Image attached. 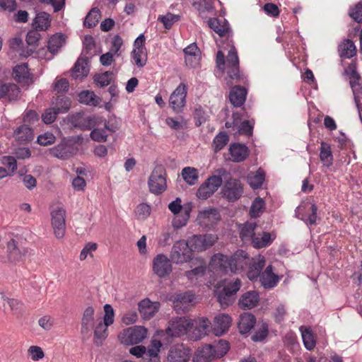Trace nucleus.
Returning a JSON list of instances; mask_svg holds the SVG:
<instances>
[{
	"label": "nucleus",
	"mask_w": 362,
	"mask_h": 362,
	"mask_svg": "<svg viewBox=\"0 0 362 362\" xmlns=\"http://www.w3.org/2000/svg\"><path fill=\"white\" fill-rule=\"evenodd\" d=\"M250 263L247 253L238 250L230 256L217 253L212 256L209 262V269L218 276L236 274L242 272Z\"/></svg>",
	"instance_id": "nucleus-1"
},
{
	"label": "nucleus",
	"mask_w": 362,
	"mask_h": 362,
	"mask_svg": "<svg viewBox=\"0 0 362 362\" xmlns=\"http://www.w3.org/2000/svg\"><path fill=\"white\" fill-rule=\"evenodd\" d=\"M264 257L258 256L250 263L247 276L252 281L259 280L262 286L265 289H272L277 286L280 277L274 272V267L269 264L265 267Z\"/></svg>",
	"instance_id": "nucleus-2"
},
{
	"label": "nucleus",
	"mask_w": 362,
	"mask_h": 362,
	"mask_svg": "<svg viewBox=\"0 0 362 362\" xmlns=\"http://www.w3.org/2000/svg\"><path fill=\"white\" fill-rule=\"evenodd\" d=\"M227 46L230 47L225 60V55L221 50L216 54V66L218 69L223 70L225 65L228 77L236 83L246 84L247 78L243 73L240 71L239 58L233 42H228Z\"/></svg>",
	"instance_id": "nucleus-3"
},
{
	"label": "nucleus",
	"mask_w": 362,
	"mask_h": 362,
	"mask_svg": "<svg viewBox=\"0 0 362 362\" xmlns=\"http://www.w3.org/2000/svg\"><path fill=\"white\" fill-rule=\"evenodd\" d=\"M241 286V280L237 278L235 280L227 282L222 289L216 290L215 295L222 308H225L233 303L235 295Z\"/></svg>",
	"instance_id": "nucleus-4"
},
{
	"label": "nucleus",
	"mask_w": 362,
	"mask_h": 362,
	"mask_svg": "<svg viewBox=\"0 0 362 362\" xmlns=\"http://www.w3.org/2000/svg\"><path fill=\"white\" fill-rule=\"evenodd\" d=\"M192 326V320L186 317H174L168 322L165 333L170 337H180L190 332Z\"/></svg>",
	"instance_id": "nucleus-5"
},
{
	"label": "nucleus",
	"mask_w": 362,
	"mask_h": 362,
	"mask_svg": "<svg viewBox=\"0 0 362 362\" xmlns=\"http://www.w3.org/2000/svg\"><path fill=\"white\" fill-rule=\"evenodd\" d=\"M148 330L142 326L129 327L121 332L118 338L122 344L125 345L137 344L147 337Z\"/></svg>",
	"instance_id": "nucleus-6"
},
{
	"label": "nucleus",
	"mask_w": 362,
	"mask_h": 362,
	"mask_svg": "<svg viewBox=\"0 0 362 362\" xmlns=\"http://www.w3.org/2000/svg\"><path fill=\"white\" fill-rule=\"evenodd\" d=\"M192 249L185 240L177 241L170 252V259L175 264H183L192 258Z\"/></svg>",
	"instance_id": "nucleus-7"
},
{
	"label": "nucleus",
	"mask_w": 362,
	"mask_h": 362,
	"mask_svg": "<svg viewBox=\"0 0 362 362\" xmlns=\"http://www.w3.org/2000/svg\"><path fill=\"white\" fill-rule=\"evenodd\" d=\"M149 190L155 194H162L167 188L165 172L160 167H156L152 171L148 181Z\"/></svg>",
	"instance_id": "nucleus-8"
},
{
	"label": "nucleus",
	"mask_w": 362,
	"mask_h": 362,
	"mask_svg": "<svg viewBox=\"0 0 362 362\" xmlns=\"http://www.w3.org/2000/svg\"><path fill=\"white\" fill-rule=\"evenodd\" d=\"M145 42L146 37L144 35H139V36L134 40L133 50L131 53V57L134 64L139 68L146 65L148 59Z\"/></svg>",
	"instance_id": "nucleus-9"
},
{
	"label": "nucleus",
	"mask_w": 362,
	"mask_h": 362,
	"mask_svg": "<svg viewBox=\"0 0 362 362\" xmlns=\"http://www.w3.org/2000/svg\"><path fill=\"white\" fill-rule=\"evenodd\" d=\"M217 237L213 234L197 235L189 238L187 243L193 252H200L209 248L216 242Z\"/></svg>",
	"instance_id": "nucleus-10"
},
{
	"label": "nucleus",
	"mask_w": 362,
	"mask_h": 362,
	"mask_svg": "<svg viewBox=\"0 0 362 362\" xmlns=\"http://www.w3.org/2000/svg\"><path fill=\"white\" fill-rule=\"evenodd\" d=\"M345 74L349 77V84L352 89L354 99L356 98H362V82L361 77L357 71L356 62H352L349 64L344 71Z\"/></svg>",
	"instance_id": "nucleus-11"
},
{
	"label": "nucleus",
	"mask_w": 362,
	"mask_h": 362,
	"mask_svg": "<svg viewBox=\"0 0 362 362\" xmlns=\"http://www.w3.org/2000/svg\"><path fill=\"white\" fill-rule=\"evenodd\" d=\"M52 226L54 230V235L60 239L64 236L66 230V211L62 207H57L51 212Z\"/></svg>",
	"instance_id": "nucleus-12"
},
{
	"label": "nucleus",
	"mask_w": 362,
	"mask_h": 362,
	"mask_svg": "<svg viewBox=\"0 0 362 362\" xmlns=\"http://www.w3.org/2000/svg\"><path fill=\"white\" fill-rule=\"evenodd\" d=\"M209 27L218 35L220 37L226 38L228 42H233V32L228 22L223 18H213L208 21Z\"/></svg>",
	"instance_id": "nucleus-13"
},
{
	"label": "nucleus",
	"mask_w": 362,
	"mask_h": 362,
	"mask_svg": "<svg viewBox=\"0 0 362 362\" xmlns=\"http://www.w3.org/2000/svg\"><path fill=\"white\" fill-rule=\"evenodd\" d=\"M221 184V177L218 175H213L201 185L197 190V196L199 199H206L218 189Z\"/></svg>",
	"instance_id": "nucleus-14"
},
{
	"label": "nucleus",
	"mask_w": 362,
	"mask_h": 362,
	"mask_svg": "<svg viewBox=\"0 0 362 362\" xmlns=\"http://www.w3.org/2000/svg\"><path fill=\"white\" fill-rule=\"evenodd\" d=\"M243 192V185L239 180L230 177L225 183L223 194L230 202H235L240 198Z\"/></svg>",
	"instance_id": "nucleus-15"
},
{
	"label": "nucleus",
	"mask_w": 362,
	"mask_h": 362,
	"mask_svg": "<svg viewBox=\"0 0 362 362\" xmlns=\"http://www.w3.org/2000/svg\"><path fill=\"white\" fill-rule=\"evenodd\" d=\"M192 323L193 326L190 329V332L187 333L191 340H199L207 334L211 325V322L207 318L201 317L192 320Z\"/></svg>",
	"instance_id": "nucleus-16"
},
{
	"label": "nucleus",
	"mask_w": 362,
	"mask_h": 362,
	"mask_svg": "<svg viewBox=\"0 0 362 362\" xmlns=\"http://www.w3.org/2000/svg\"><path fill=\"white\" fill-rule=\"evenodd\" d=\"M171 259L163 254L157 255L153 259V270L159 277H165L172 272Z\"/></svg>",
	"instance_id": "nucleus-17"
},
{
	"label": "nucleus",
	"mask_w": 362,
	"mask_h": 362,
	"mask_svg": "<svg viewBox=\"0 0 362 362\" xmlns=\"http://www.w3.org/2000/svg\"><path fill=\"white\" fill-rule=\"evenodd\" d=\"M187 87L180 83L170 97L169 105L175 112H180L186 103Z\"/></svg>",
	"instance_id": "nucleus-18"
},
{
	"label": "nucleus",
	"mask_w": 362,
	"mask_h": 362,
	"mask_svg": "<svg viewBox=\"0 0 362 362\" xmlns=\"http://www.w3.org/2000/svg\"><path fill=\"white\" fill-rule=\"evenodd\" d=\"M194 296L190 291L176 293L170 298L174 309L177 313H185L189 310L190 303L194 300Z\"/></svg>",
	"instance_id": "nucleus-19"
},
{
	"label": "nucleus",
	"mask_w": 362,
	"mask_h": 362,
	"mask_svg": "<svg viewBox=\"0 0 362 362\" xmlns=\"http://www.w3.org/2000/svg\"><path fill=\"white\" fill-rule=\"evenodd\" d=\"M220 214L216 209L202 211L197 216L198 223L205 228H213L220 220Z\"/></svg>",
	"instance_id": "nucleus-20"
},
{
	"label": "nucleus",
	"mask_w": 362,
	"mask_h": 362,
	"mask_svg": "<svg viewBox=\"0 0 362 362\" xmlns=\"http://www.w3.org/2000/svg\"><path fill=\"white\" fill-rule=\"evenodd\" d=\"M77 151L74 145L66 141H62L57 146L50 149V154L56 158L66 160L74 156Z\"/></svg>",
	"instance_id": "nucleus-21"
},
{
	"label": "nucleus",
	"mask_w": 362,
	"mask_h": 362,
	"mask_svg": "<svg viewBox=\"0 0 362 362\" xmlns=\"http://www.w3.org/2000/svg\"><path fill=\"white\" fill-rule=\"evenodd\" d=\"M191 356V351L183 344L172 346L169 351L168 360L169 362H187Z\"/></svg>",
	"instance_id": "nucleus-22"
},
{
	"label": "nucleus",
	"mask_w": 362,
	"mask_h": 362,
	"mask_svg": "<svg viewBox=\"0 0 362 362\" xmlns=\"http://www.w3.org/2000/svg\"><path fill=\"white\" fill-rule=\"evenodd\" d=\"M160 305L159 302H152L146 298L139 303V310L144 319L149 320L158 311Z\"/></svg>",
	"instance_id": "nucleus-23"
},
{
	"label": "nucleus",
	"mask_w": 362,
	"mask_h": 362,
	"mask_svg": "<svg viewBox=\"0 0 362 362\" xmlns=\"http://www.w3.org/2000/svg\"><path fill=\"white\" fill-rule=\"evenodd\" d=\"M231 324V317L226 314H220L215 317L213 332L216 336H221L226 332Z\"/></svg>",
	"instance_id": "nucleus-24"
},
{
	"label": "nucleus",
	"mask_w": 362,
	"mask_h": 362,
	"mask_svg": "<svg viewBox=\"0 0 362 362\" xmlns=\"http://www.w3.org/2000/svg\"><path fill=\"white\" fill-rule=\"evenodd\" d=\"M94 309L91 306L88 307L83 312L81 333L84 337L88 338L91 334V329L94 321Z\"/></svg>",
	"instance_id": "nucleus-25"
},
{
	"label": "nucleus",
	"mask_w": 362,
	"mask_h": 362,
	"mask_svg": "<svg viewBox=\"0 0 362 362\" xmlns=\"http://www.w3.org/2000/svg\"><path fill=\"white\" fill-rule=\"evenodd\" d=\"M13 77L18 82L24 85L33 83L28 65L21 64L16 66L13 70Z\"/></svg>",
	"instance_id": "nucleus-26"
},
{
	"label": "nucleus",
	"mask_w": 362,
	"mask_h": 362,
	"mask_svg": "<svg viewBox=\"0 0 362 362\" xmlns=\"http://www.w3.org/2000/svg\"><path fill=\"white\" fill-rule=\"evenodd\" d=\"M259 300V293L255 291H249L243 293L239 299V306L243 309L255 308Z\"/></svg>",
	"instance_id": "nucleus-27"
},
{
	"label": "nucleus",
	"mask_w": 362,
	"mask_h": 362,
	"mask_svg": "<svg viewBox=\"0 0 362 362\" xmlns=\"http://www.w3.org/2000/svg\"><path fill=\"white\" fill-rule=\"evenodd\" d=\"M247 91V89L240 86H233L229 94V100L235 107H240L245 101Z\"/></svg>",
	"instance_id": "nucleus-28"
},
{
	"label": "nucleus",
	"mask_w": 362,
	"mask_h": 362,
	"mask_svg": "<svg viewBox=\"0 0 362 362\" xmlns=\"http://www.w3.org/2000/svg\"><path fill=\"white\" fill-rule=\"evenodd\" d=\"M229 152L231 156V160L237 163L245 160L249 155L247 147L241 144H231L229 148Z\"/></svg>",
	"instance_id": "nucleus-29"
},
{
	"label": "nucleus",
	"mask_w": 362,
	"mask_h": 362,
	"mask_svg": "<svg viewBox=\"0 0 362 362\" xmlns=\"http://www.w3.org/2000/svg\"><path fill=\"white\" fill-rule=\"evenodd\" d=\"M19 93L20 89L17 85L0 82V98H6L10 101L16 100L18 98Z\"/></svg>",
	"instance_id": "nucleus-30"
},
{
	"label": "nucleus",
	"mask_w": 362,
	"mask_h": 362,
	"mask_svg": "<svg viewBox=\"0 0 362 362\" xmlns=\"http://www.w3.org/2000/svg\"><path fill=\"white\" fill-rule=\"evenodd\" d=\"M214 351L211 344H206L196 351L193 361L194 362H210L216 358Z\"/></svg>",
	"instance_id": "nucleus-31"
},
{
	"label": "nucleus",
	"mask_w": 362,
	"mask_h": 362,
	"mask_svg": "<svg viewBox=\"0 0 362 362\" xmlns=\"http://www.w3.org/2000/svg\"><path fill=\"white\" fill-rule=\"evenodd\" d=\"M15 139L20 144H25L31 141L34 138L32 128L27 124L18 127L13 133Z\"/></svg>",
	"instance_id": "nucleus-32"
},
{
	"label": "nucleus",
	"mask_w": 362,
	"mask_h": 362,
	"mask_svg": "<svg viewBox=\"0 0 362 362\" xmlns=\"http://www.w3.org/2000/svg\"><path fill=\"white\" fill-rule=\"evenodd\" d=\"M256 323L255 317L249 313H245L240 316L238 328L241 334L248 333Z\"/></svg>",
	"instance_id": "nucleus-33"
},
{
	"label": "nucleus",
	"mask_w": 362,
	"mask_h": 362,
	"mask_svg": "<svg viewBox=\"0 0 362 362\" xmlns=\"http://www.w3.org/2000/svg\"><path fill=\"white\" fill-rule=\"evenodd\" d=\"M163 344L160 340L152 339L146 349V356L148 362H160L159 353Z\"/></svg>",
	"instance_id": "nucleus-34"
},
{
	"label": "nucleus",
	"mask_w": 362,
	"mask_h": 362,
	"mask_svg": "<svg viewBox=\"0 0 362 362\" xmlns=\"http://www.w3.org/2000/svg\"><path fill=\"white\" fill-rule=\"evenodd\" d=\"M320 159L323 166L329 168L333 164L334 157L331 145L325 141H321L320 148Z\"/></svg>",
	"instance_id": "nucleus-35"
},
{
	"label": "nucleus",
	"mask_w": 362,
	"mask_h": 362,
	"mask_svg": "<svg viewBox=\"0 0 362 362\" xmlns=\"http://www.w3.org/2000/svg\"><path fill=\"white\" fill-rule=\"evenodd\" d=\"M71 99L64 94H59L52 101V107L59 113L63 114L69 111L71 107Z\"/></svg>",
	"instance_id": "nucleus-36"
},
{
	"label": "nucleus",
	"mask_w": 362,
	"mask_h": 362,
	"mask_svg": "<svg viewBox=\"0 0 362 362\" xmlns=\"http://www.w3.org/2000/svg\"><path fill=\"white\" fill-rule=\"evenodd\" d=\"M89 72L87 61L84 59H78L71 70V77L74 79L83 78Z\"/></svg>",
	"instance_id": "nucleus-37"
},
{
	"label": "nucleus",
	"mask_w": 362,
	"mask_h": 362,
	"mask_svg": "<svg viewBox=\"0 0 362 362\" xmlns=\"http://www.w3.org/2000/svg\"><path fill=\"white\" fill-rule=\"evenodd\" d=\"M338 52L342 58H351L356 54V49L354 43L351 40H344L339 45Z\"/></svg>",
	"instance_id": "nucleus-38"
},
{
	"label": "nucleus",
	"mask_w": 362,
	"mask_h": 362,
	"mask_svg": "<svg viewBox=\"0 0 362 362\" xmlns=\"http://www.w3.org/2000/svg\"><path fill=\"white\" fill-rule=\"evenodd\" d=\"M0 303H3L4 310H9L15 314L18 313L23 304L16 299L7 298L4 293H0Z\"/></svg>",
	"instance_id": "nucleus-39"
},
{
	"label": "nucleus",
	"mask_w": 362,
	"mask_h": 362,
	"mask_svg": "<svg viewBox=\"0 0 362 362\" xmlns=\"http://www.w3.org/2000/svg\"><path fill=\"white\" fill-rule=\"evenodd\" d=\"M265 180L264 171L259 168L255 173H250L247 175V182L254 189L260 188Z\"/></svg>",
	"instance_id": "nucleus-40"
},
{
	"label": "nucleus",
	"mask_w": 362,
	"mask_h": 362,
	"mask_svg": "<svg viewBox=\"0 0 362 362\" xmlns=\"http://www.w3.org/2000/svg\"><path fill=\"white\" fill-rule=\"evenodd\" d=\"M51 23V18L49 13L41 12L36 15L34 19L33 25L35 28L36 30H45Z\"/></svg>",
	"instance_id": "nucleus-41"
},
{
	"label": "nucleus",
	"mask_w": 362,
	"mask_h": 362,
	"mask_svg": "<svg viewBox=\"0 0 362 362\" xmlns=\"http://www.w3.org/2000/svg\"><path fill=\"white\" fill-rule=\"evenodd\" d=\"M185 59L187 65L194 66L197 63L199 48L195 43L190 44L184 49Z\"/></svg>",
	"instance_id": "nucleus-42"
},
{
	"label": "nucleus",
	"mask_w": 362,
	"mask_h": 362,
	"mask_svg": "<svg viewBox=\"0 0 362 362\" xmlns=\"http://www.w3.org/2000/svg\"><path fill=\"white\" fill-rule=\"evenodd\" d=\"M300 330L301 332L302 339L305 347L308 350H313L316 345V339L314 334L310 328L300 327Z\"/></svg>",
	"instance_id": "nucleus-43"
},
{
	"label": "nucleus",
	"mask_w": 362,
	"mask_h": 362,
	"mask_svg": "<svg viewBox=\"0 0 362 362\" xmlns=\"http://www.w3.org/2000/svg\"><path fill=\"white\" fill-rule=\"evenodd\" d=\"M64 42V35L62 34L53 35L48 40L47 48L51 54H56L62 47Z\"/></svg>",
	"instance_id": "nucleus-44"
},
{
	"label": "nucleus",
	"mask_w": 362,
	"mask_h": 362,
	"mask_svg": "<svg viewBox=\"0 0 362 362\" xmlns=\"http://www.w3.org/2000/svg\"><path fill=\"white\" fill-rule=\"evenodd\" d=\"M182 176L188 185H194L198 180L199 173L197 169L193 167H185L182 170Z\"/></svg>",
	"instance_id": "nucleus-45"
},
{
	"label": "nucleus",
	"mask_w": 362,
	"mask_h": 362,
	"mask_svg": "<svg viewBox=\"0 0 362 362\" xmlns=\"http://www.w3.org/2000/svg\"><path fill=\"white\" fill-rule=\"evenodd\" d=\"M100 18V10L98 8H93L86 16L83 25L88 28H93L98 23Z\"/></svg>",
	"instance_id": "nucleus-46"
},
{
	"label": "nucleus",
	"mask_w": 362,
	"mask_h": 362,
	"mask_svg": "<svg viewBox=\"0 0 362 362\" xmlns=\"http://www.w3.org/2000/svg\"><path fill=\"white\" fill-rule=\"evenodd\" d=\"M180 20V16L178 14H174L172 13H167L165 15L159 16L158 21L163 23L165 29H170L174 23L178 22Z\"/></svg>",
	"instance_id": "nucleus-47"
},
{
	"label": "nucleus",
	"mask_w": 362,
	"mask_h": 362,
	"mask_svg": "<svg viewBox=\"0 0 362 362\" xmlns=\"http://www.w3.org/2000/svg\"><path fill=\"white\" fill-rule=\"evenodd\" d=\"M274 239L271 238V234L267 232H263L261 235L253 238V246L256 248H262L270 245Z\"/></svg>",
	"instance_id": "nucleus-48"
},
{
	"label": "nucleus",
	"mask_w": 362,
	"mask_h": 362,
	"mask_svg": "<svg viewBox=\"0 0 362 362\" xmlns=\"http://www.w3.org/2000/svg\"><path fill=\"white\" fill-rule=\"evenodd\" d=\"M78 98L86 105L96 106L98 104V98L93 91L83 90L79 93Z\"/></svg>",
	"instance_id": "nucleus-49"
},
{
	"label": "nucleus",
	"mask_w": 362,
	"mask_h": 362,
	"mask_svg": "<svg viewBox=\"0 0 362 362\" xmlns=\"http://www.w3.org/2000/svg\"><path fill=\"white\" fill-rule=\"evenodd\" d=\"M107 327L100 321L95 328L94 339L95 343L99 346L102 341L107 337Z\"/></svg>",
	"instance_id": "nucleus-50"
},
{
	"label": "nucleus",
	"mask_w": 362,
	"mask_h": 362,
	"mask_svg": "<svg viewBox=\"0 0 362 362\" xmlns=\"http://www.w3.org/2000/svg\"><path fill=\"white\" fill-rule=\"evenodd\" d=\"M228 141L229 138L227 134L224 132H220L214 139L212 144L214 151L216 153L220 151L228 144Z\"/></svg>",
	"instance_id": "nucleus-51"
},
{
	"label": "nucleus",
	"mask_w": 362,
	"mask_h": 362,
	"mask_svg": "<svg viewBox=\"0 0 362 362\" xmlns=\"http://www.w3.org/2000/svg\"><path fill=\"white\" fill-rule=\"evenodd\" d=\"M112 79L113 73L112 71H105L94 76V82L100 88L107 86L111 83Z\"/></svg>",
	"instance_id": "nucleus-52"
},
{
	"label": "nucleus",
	"mask_w": 362,
	"mask_h": 362,
	"mask_svg": "<svg viewBox=\"0 0 362 362\" xmlns=\"http://www.w3.org/2000/svg\"><path fill=\"white\" fill-rule=\"evenodd\" d=\"M257 227V224L255 223H247L243 227L241 228L240 235V238L243 240H247V239H251L252 243H253V238L257 237L255 233V230Z\"/></svg>",
	"instance_id": "nucleus-53"
},
{
	"label": "nucleus",
	"mask_w": 362,
	"mask_h": 362,
	"mask_svg": "<svg viewBox=\"0 0 362 362\" xmlns=\"http://www.w3.org/2000/svg\"><path fill=\"white\" fill-rule=\"evenodd\" d=\"M72 122L76 127L78 126L83 129H90L93 125V119L90 117H83L81 113H77L72 117Z\"/></svg>",
	"instance_id": "nucleus-54"
},
{
	"label": "nucleus",
	"mask_w": 362,
	"mask_h": 362,
	"mask_svg": "<svg viewBox=\"0 0 362 362\" xmlns=\"http://www.w3.org/2000/svg\"><path fill=\"white\" fill-rule=\"evenodd\" d=\"M214 349L216 358H221L225 356L230 349L229 343L225 340H219L218 343L212 345Z\"/></svg>",
	"instance_id": "nucleus-55"
},
{
	"label": "nucleus",
	"mask_w": 362,
	"mask_h": 362,
	"mask_svg": "<svg viewBox=\"0 0 362 362\" xmlns=\"http://www.w3.org/2000/svg\"><path fill=\"white\" fill-rule=\"evenodd\" d=\"M193 7L199 13L209 12L214 9L212 0H193Z\"/></svg>",
	"instance_id": "nucleus-56"
},
{
	"label": "nucleus",
	"mask_w": 362,
	"mask_h": 362,
	"mask_svg": "<svg viewBox=\"0 0 362 362\" xmlns=\"http://www.w3.org/2000/svg\"><path fill=\"white\" fill-rule=\"evenodd\" d=\"M189 218V211L184 210L180 214L175 215L173 220V226L175 228H180L187 224Z\"/></svg>",
	"instance_id": "nucleus-57"
},
{
	"label": "nucleus",
	"mask_w": 362,
	"mask_h": 362,
	"mask_svg": "<svg viewBox=\"0 0 362 362\" xmlns=\"http://www.w3.org/2000/svg\"><path fill=\"white\" fill-rule=\"evenodd\" d=\"M59 113L53 107H49L45 110V112L42 115V121L45 124H52L57 118Z\"/></svg>",
	"instance_id": "nucleus-58"
},
{
	"label": "nucleus",
	"mask_w": 362,
	"mask_h": 362,
	"mask_svg": "<svg viewBox=\"0 0 362 362\" xmlns=\"http://www.w3.org/2000/svg\"><path fill=\"white\" fill-rule=\"evenodd\" d=\"M151 214V207L149 205L142 203L137 206L136 214L139 219H146Z\"/></svg>",
	"instance_id": "nucleus-59"
},
{
	"label": "nucleus",
	"mask_w": 362,
	"mask_h": 362,
	"mask_svg": "<svg viewBox=\"0 0 362 362\" xmlns=\"http://www.w3.org/2000/svg\"><path fill=\"white\" fill-rule=\"evenodd\" d=\"M264 206V202L262 199L258 197L256 198L251 206V209L250 211V214L252 217H257L259 216L261 210L263 209Z\"/></svg>",
	"instance_id": "nucleus-60"
},
{
	"label": "nucleus",
	"mask_w": 362,
	"mask_h": 362,
	"mask_svg": "<svg viewBox=\"0 0 362 362\" xmlns=\"http://www.w3.org/2000/svg\"><path fill=\"white\" fill-rule=\"evenodd\" d=\"M254 122L250 120L243 121L238 127V132L240 134L250 136L252 134Z\"/></svg>",
	"instance_id": "nucleus-61"
},
{
	"label": "nucleus",
	"mask_w": 362,
	"mask_h": 362,
	"mask_svg": "<svg viewBox=\"0 0 362 362\" xmlns=\"http://www.w3.org/2000/svg\"><path fill=\"white\" fill-rule=\"evenodd\" d=\"M107 136L105 129H95L90 133L91 139L98 142L106 141Z\"/></svg>",
	"instance_id": "nucleus-62"
},
{
	"label": "nucleus",
	"mask_w": 362,
	"mask_h": 362,
	"mask_svg": "<svg viewBox=\"0 0 362 362\" xmlns=\"http://www.w3.org/2000/svg\"><path fill=\"white\" fill-rule=\"evenodd\" d=\"M264 13L270 16L276 18L279 16L280 10L279 7L273 3H267L263 6Z\"/></svg>",
	"instance_id": "nucleus-63"
},
{
	"label": "nucleus",
	"mask_w": 362,
	"mask_h": 362,
	"mask_svg": "<svg viewBox=\"0 0 362 362\" xmlns=\"http://www.w3.org/2000/svg\"><path fill=\"white\" fill-rule=\"evenodd\" d=\"M349 16L356 22L362 23V4H357L349 11Z\"/></svg>",
	"instance_id": "nucleus-64"
}]
</instances>
